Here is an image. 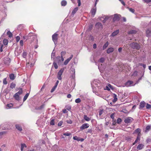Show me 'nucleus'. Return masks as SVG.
<instances>
[{
    "label": "nucleus",
    "mask_w": 151,
    "mask_h": 151,
    "mask_svg": "<svg viewBox=\"0 0 151 151\" xmlns=\"http://www.w3.org/2000/svg\"><path fill=\"white\" fill-rule=\"evenodd\" d=\"M71 134V133H70L69 132H68L66 133H64L63 134V135L64 136H70Z\"/></svg>",
    "instance_id": "nucleus-38"
},
{
    "label": "nucleus",
    "mask_w": 151,
    "mask_h": 151,
    "mask_svg": "<svg viewBox=\"0 0 151 151\" xmlns=\"http://www.w3.org/2000/svg\"><path fill=\"white\" fill-rule=\"evenodd\" d=\"M78 10V8L76 7L72 11V14L73 15H74L77 11Z\"/></svg>",
    "instance_id": "nucleus-28"
},
{
    "label": "nucleus",
    "mask_w": 151,
    "mask_h": 151,
    "mask_svg": "<svg viewBox=\"0 0 151 151\" xmlns=\"http://www.w3.org/2000/svg\"><path fill=\"white\" fill-rule=\"evenodd\" d=\"M120 2H121V3L124 6H125V3L124 2V1H123V0H119Z\"/></svg>",
    "instance_id": "nucleus-49"
},
{
    "label": "nucleus",
    "mask_w": 151,
    "mask_h": 151,
    "mask_svg": "<svg viewBox=\"0 0 151 151\" xmlns=\"http://www.w3.org/2000/svg\"><path fill=\"white\" fill-rule=\"evenodd\" d=\"M120 19V17L119 15L117 14H115L114 15V17L113 19V20L114 21H118Z\"/></svg>",
    "instance_id": "nucleus-9"
},
{
    "label": "nucleus",
    "mask_w": 151,
    "mask_h": 151,
    "mask_svg": "<svg viewBox=\"0 0 151 151\" xmlns=\"http://www.w3.org/2000/svg\"><path fill=\"white\" fill-rule=\"evenodd\" d=\"M146 33L147 36H150L151 35V29H148L146 31Z\"/></svg>",
    "instance_id": "nucleus-14"
},
{
    "label": "nucleus",
    "mask_w": 151,
    "mask_h": 151,
    "mask_svg": "<svg viewBox=\"0 0 151 151\" xmlns=\"http://www.w3.org/2000/svg\"><path fill=\"white\" fill-rule=\"evenodd\" d=\"M114 49L113 48L110 47L107 50V53L108 54H109L111 52H112L114 51Z\"/></svg>",
    "instance_id": "nucleus-11"
},
{
    "label": "nucleus",
    "mask_w": 151,
    "mask_h": 151,
    "mask_svg": "<svg viewBox=\"0 0 151 151\" xmlns=\"http://www.w3.org/2000/svg\"><path fill=\"white\" fill-rule=\"evenodd\" d=\"M20 45L22 46H23V41L22 40H21L20 41Z\"/></svg>",
    "instance_id": "nucleus-53"
},
{
    "label": "nucleus",
    "mask_w": 151,
    "mask_h": 151,
    "mask_svg": "<svg viewBox=\"0 0 151 151\" xmlns=\"http://www.w3.org/2000/svg\"><path fill=\"white\" fill-rule=\"evenodd\" d=\"M150 129V126H147L146 128V129L147 130H148Z\"/></svg>",
    "instance_id": "nucleus-59"
},
{
    "label": "nucleus",
    "mask_w": 151,
    "mask_h": 151,
    "mask_svg": "<svg viewBox=\"0 0 151 151\" xmlns=\"http://www.w3.org/2000/svg\"><path fill=\"white\" fill-rule=\"evenodd\" d=\"M27 55V53L26 52H24L23 53L22 56L24 58H25Z\"/></svg>",
    "instance_id": "nucleus-45"
},
{
    "label": "nucleus",
    "mask_w": 151,
    "mask_h": 151,
    "mask_svg": "<svg viewBox=\"0 0 151 151\" xmlns=\"http://www.w3.org/2000/svg\"><path fill=\"white\" fill-rule=\"evenodd\" d=\"M24 147H27V146H26V144L24 143L22 144L21 145V151H23V149Z\"/></svg>",
    "instance_id": "nucleus-26"
},
{
    "label": "nucleus",
    "mask_w": 151,
    "mask_h": 151,
    "mask_svg": "<svg viewBox=\"0 0 151 151\" xmlns=\"http://www.w3.org/2000/svg\"><path fill=\"white\" fill-rule=\"evenodd\" d=\"M119 32V29L117 30L116 31H114L113 32L111 35V36L114 37Z\"/></svg>",
    "instance_id": "nucleus-15"
},
{
    "label": "nucleus",
    "mask_w": 151,
    "mask_h": 151,
    "mask_svg": "<svg viewBox=\"0 0 151 151\" xmlns=\"http://www.w3.org/2000/svg\"><path fill=\"white\" fill-rule=\"evenodd\" d=\"M63 124V122L61 121H60L58 124V126H61Z\"/></svg>",
    "instance_id": "nucleus-50"
},
{
    "label": "nucleus",
    "mask_w": 151,
    "mask_h": 151,
    "mask_svg": "<svg viewBox=\"0 0 151 151\" xmlns=\"http://www.w3.org/2000/svg\"><path fill=\"white\" fill-rule=\"evenodd\" d=\"M122 121V119L119 118H118L117 119V123L118 124H120L121 123Z\"/></svg>",
    "instance_id": "nucleus-37"
},
{
    "label": "nucleus",
    "mask_w": 151,
    "mask_h": 151,
    "mask_svg": "<svg viewBox=\"0 0 151 151\" xmlns=\"http://www.w3.org/2000/svg\"><path fill=\"white\" fill-rule=\"evenodd\" d=\"M105 59L104 58H101L99 60V62L101 63H103Z\"/></svg>",
    "instance_id": "nucleus-42"
},
{
    "label": "nucleus",
    "mask_w": 151,
    "mask_h": 151,
    "mask_svg": "<svg viewBox=\"0 0 151 151\" xmlns=\"http://www.w3.org/2000/svg\"><path fill=\"white\" fill-rule=\"evenodd\" d=\"M65 54V52L62 51L61 53V56H63Z\"/></svg>",
    "instance_id": "nucleus-56"
},
{
    "label": "nucleus",
    "mask_w": 151,
    "mask_h": 151,
    "mask_svg": "<svg viewBox=\"0 0 151 151\" xmlns=\"http://www.w3.org/2000/svg\"><path fill=\"white\" fill-rule=\"evenodd\" d=\"M58 36V35L56 33H54L52 36V40L55 43L57 42Z\"/></svg>",
    "instance_id": "nucleus-5"
},
{
    "label": "nucleus",
    "mask_w": 151,
    "mask_h": 151,
    "mask_svg": "<svg viewBox=\"0 0 151 151\" xmlns=\"http://www.w3.org/2000/svg\"><path fill=\"white\" fill-rule=\"evenodd\" d=\"M135 133L138 134V136H140V134L141 132V129H140L138 128L136 130H135Z\"/></svg>",
    "instance_id": "nucleus-19"
},
{
    "label": "nucleus",
    "mask_w": 151,
    "mask_h": 151,
    "mask_svg": "<svg viewBox=\"0 0 151 151\" xmlns=\"http://www.w3.org/2000/svg\"><path fill=\"white\" fill-rule=\"evenodd\" d=\"M57 86H54L51 89L50 92L51 93L53 92L55 89L56 88H57Z\"/></svg>",
    "instance_id": "nucleus-39"
},
{
    "label": "nucleus",
    "mask_w": 151,
    "mask_h": 151,
    "mask_svg": "<svg viewBox=\"0 0 151 151\" xmlns=\"http://www.w3.org/2000/svg\"><path fill=\"white\" fill-rule=\"evenodd\" d=\"M63 112L64 113H67V111L66 110V109H63Z\"/></svg>",
    "instance_id": "nucleus-60"
},
{
    "label": "nucleus",
    "mask_w": 151,
    "mask_h": 151,
    "mask_svg": "<svg viewBox=\"0 0 151 151\" xmlns=\"http://www.w3.org/2000/svg\"><path fill=\"white\" fill-rule=\"evenodd\" d=\"M73 139L74 140H76L78 141H80V138H79V137H78L76 136L74 137H73Z\"/></svg>",
    "instance_id": "nucleus-36"
},
{
    "label": "nucleus",
    "mask_w": 151,
    "mask_h": 151,
    "mask_svg": "<svg viewBox=\"0 0 151 151\" xmlns=\"http://www.w3.org/2000/svg\"><path fill=\"white\" fill-rule=\"evenodd\" d=\"M145 103L144 101H142L140 102L139 105V109L143 108L145 105Z\"/></svg>",
    "instance_id": "nucleus-10"
},
{
    "label": "nucleus",
    "mask_w": 151,
    "mask_h": 151,
    "mask_svg": "<svg viewBox=\"0 0 151 151\" xmlns=\"http://www.w3.org/2000/svg\"><path fill=\"white\" fill-rule=\"evenodd\" d=\"M53 65L55 69H57L58 68V66L56 63L54 62Z\"/></svg>",
    "instance_id": "nucleus-43"
},
{
    "label": "nucleus",
    "mask_w": 151,
    "mask_h": 151,
    "mask_svg": "<svg viewBox=\"0 0 151 151\" xmlns=\"http://www.w3.org/2000/svg\"><path fill=\"white\" fill-rule=\"evenodd\" d=\"M3 43L5 45H6L8 44V41L6 39H4L3 40Z\"/></svg>",
    "instance_id": "nucleus-33"
},
{
    "label": "nucleus",
    "mask_w": 151,
    "mask_h": 151,
    "mask_svg": "<svg viewBox=\"0 0 151 151\" xmlns=\"http://www.w3.org/2000/svg\"><path fill=\"white\" fill-rule=\"evenodd\" d=\"M7 34L8 35L9 37L11 38L13 36L12 33L10 31H8L7 32Z\"/></svg>",
    "instance_id": "nucleus-27"
},
{
    "label": "nucleus",
    "mask_w": 151,
    "mask_h": 151,
    "mask_svg": "<svg viewBox=\"0 0 151 151\" xmlns=\"http://www.w3.org/2000/svg\"><path fill=\"white\" fill-rule=\"evenodd\" d=\"M84 119L87 121H89L91 119L88 117L86 115H84Z\"/></svg>",
    "instance_id": "nucleus-25"
},
{
    "label": "nucleus",
    "mask_w": 151,
    "mask_h": 151,
    "mask_svg": "<svg viewBox=\"0 0 151 151\" xmlns=\"http://www.w3.org/2000/svg\"><path fill=\"white\" fill-rule=\"evenodd\" d=\"M6 106H7L9 108H10L13 106V104L12 103H10V104H7Z\"/></svg>",
    "instance_id": "nucleus-34"
},
{
    "label": "nucleus",
    "mask_w": 151,
    "mask_h": 151,
    "mask_svg": "<svg viewBox=\"0 0 151 151\" xmlns=\"http://www.w3.org/2000/svg\"><path fill=\"white\" fill-rule=\"evenodd\" d=\"M81 101V100L80 98H78L76 99L75 101V102L77 103H80Z\"/></svg>",
    "instance_id": "nucleus-41"
},
{
    "label": "nucleus",
    "mask_w": 151,
    "mask_h": 151,
    "mask_svg": "<svg viewBox=\"0 0 151 151\" xmlns=\"http://www.w3.org/2000/svg\"><path fill=\"white\" fill-rule=\"evenodd\" d=\"M16 41L17 42H18L19 41L20 39V37L19 36H17L16 37Z\"/></svg>",
    "instance_id": "nucleus-47"
},
{
    "label": "nucleus",
    "mask_w": 151,
    "mask_h": 151,
    "mask_svg": "<svg viewBox=\"0 0 151 151\" xmlns=\"http://www.w3.org/2000/svg\"><path fill=\"white\" fill-rule=\"evenodd\" d=\"M50 124L51 125H55L54 119H52L50 122Z\"/></svg>",
    "instance_id": "nucleus-40"
},
{
    "label": "nucleus",
    "mask_w": 151,
    "mask_h": 151,
    "mask_svg": "<svg viewBox=\"0 0 151 151\" xmlns=\"http://www.w3.org/2000/svg\"><path fill=\"white\" fill-rule=\"evenodd\" d=\"M15 127L19 131H22V128L20 125L16 124L15 125Z\"/></svg>",
    "instance_id": "nucleus-12"
},
{
    "label": "nucleus",
    "mask_w": 151,
    "mask_h": 151,
    "mask_svg": "<svg viewBox=\"0 0 151 151\" xmlns=\"http://www.w3.org/2000/svg\"><path fill=\"white\" fill-rule=\"evenodd\" d=\"M16 86V84L15 83L12 82V83L10 85V87L11 88L13 89V88H15Z\"/></svg>",
    "instance_id": "nucleus-30"
},
{
    "label": "nucleus",
    "mask_w": 151,
    "mask_h": 151,
    "mask_svg": "<svg viewBox=\"0 0 151 151\" xmlns=\"http://www.w3.org/2000/svg\"><path fill=\"white\" fill-rule=\"evenodd\" d=\"M71 95L70 94H68L67 96V97L68 98H70L71 97Z\"/></svg>",
    "instance_id": "nucleus-62"
},
{
    "label": "nucleus",
    "mask_w": 151,
    "mask_h": 151,
    "mask_svg": "<svg viewBox=\"0 0 151 151\" xmlns=\"http://www.w3.org/2000/svg\"><path fill=\"white\" fill-rule=\"evenodd\" d=\"M35 60L33 59H31L30 62H28L26 65V67H28L29 68V67L30 68L33 67L35 64Z\"/></svg>",
    "instance_id": "nucleus-3"
},
{
    "label": "nucleus",
    "mask_w": 151,
    "mask_h": 151,
    "mask_svg": "<svg viewBox=\"0 0 151 151\" xmlns=\"http://www.w3.org/2000/svg\"><path fill=\"white\" fill-rule=\"evenodd\" d=\"M137 32V31L134 30H132L129 31L128 33L129 34H136Z\"/></svg>",
    "instance_id": "nucleus-21"
},
{
    "label": "nucleus",
    "mask_w": 151,
    "mask_h": 151,
    "mask_svg": "<svg viewBox=\"0 0 151 151\" xmlns=\"http://www.w3.org/2000/svg\"><path fill=\"white\" fill-rule=\"evenodd\" d=\"M133 83V82L132 81H129L126 83V85L127 86H131Z\"/></svg>",
    "instance_id": "nucleus-17"
},
{
    "label": "nucleus",
    "mask_w": 151,
    "mask_h": 151,
    "mask_svg": "<svg viewBox=\"0 0 151 151\" xmlns=\"http://www.w3.org/2000/svg\"><path fill=\"white\" fill-rule=\"evenodd\" d=\"M117 98L116 97V96L115 94L114 96V99L112 100L113 103L115 102L117 100Z\"/></svg>",
    "instance_id": "nucleus-32"
},
{
    "label": "nucleus",
    "mask_w": 151,
    "mask_h": 151,
    "mask_svg": "<svg viewBox=\"0 0 151 151\" xmlns=\"http://www.w3.org/2000/svg\"><path fill=\"white\" fill-rule=\"evenodd\" d=\"M19 91L15 93L13 96V97L17 101H19L20 100L19 96L22 94L23 91L22 88H19Z\"/></svg>",
    "instance_id": "nucleus-1"
},
{
    "label": "nucleus",
    "mask_w": 151,
    "mask_h": 151,
    "mask_svg": "<svg viewBox=\"0 0 151 151\" xmlns=\"http://www.w3.org/2000/svg\"><path fill=\"white\" fill-rule=\"evenodd\" d=\"M9 77L10 79L11 80H14L15 78V76L13 73H11L9 75Z\"/></svg>",
    "instance_id": "nucleus-18"
},
{
    "label": "nucleus",
    "mask_w": 151,
    "mask_h": 151,
    "mask_svg": "<svg viewBox=\"0 0 151 151\" xmlns=\"http://www.w3.org/2000/svg\"><path fill=\"white\" fill-rule=\"evenodd\" d=\"M73 56V55H71L70 57L68 58L67 60H65V62H64V64L65 65H67L69 62L70 61V60L72 59Z\"/></svg>",
    "instance_id": "nucleus-8"
},
{
    "label": "nucleus",
    "mask_w": 151,
    "mask_h": 151,
    "mask_svg": "<svg viewBox=\"0 0 151 151\" xmlns=\"http://www.w3.org/2000/svg\"><path fill=\"white\" fill-rule=\"evenodd\" d=\"M93 27V25H91L89 26V29L90 30H91Z\"/></svg>",
    "instance_id": "nucleus-61"
},
{
    "label": "nucleus",
    "mask_w": 151,
    "mask_h": 151,
    "mask_svg": "<svg viewBox=\"0 0 151 151\" xmlns=\"http://www.w3.org/2000/svg\"><path fill=\"white\" fill-rule=\"evenodd\" d=\"M93 48L95 49L96 48V44H94L93 45Z\"/></svg>",
    "instance_id": "nucleus-64"
},
{
    "label": "nucleus",
    "mask_w": 151,
    "mask_h": 151,
    "mask_svg": "<svg viewBox=\"0 0 151 151\" xmlns=\"http://www.w3.org/2000/svg\"><path fill=\"white\" fill-rule=\"evenodd\" d=\"M67 4V2L65 0H63L61 2V4L62 6H65Z\"/></svg>",
    "instance_id": "nucleus-29"
},
{
    "label": "nucleus",
    "mask_w": 151,
    "mask_h": 151,
    "mask_svg": "<svg viewBox=\"0 0 151 151\" xmlns=\"http://www.w3.org/2000/svg\"><path fill=\"white\" fill-rule=\"evenodd\" d=\"M45 105L44 104H42L40 106V107H36L35 108V109L37 110H41L42 109L44 108V107Z\"/></svg>",
    "instance_id": "nucleus-20"
},
{
    "label": "nucleus",
    "mask_w": 151,
    "mask_h": 151,
    "mask_svg": "<svg viewBox=\"0 0 151 151\" xmlns=\"http://www.w3.org/2000/svg\"><path fill=\"white\" fill-rule=\"evenodd\" d=\"M140 136H138L137 137V138H136V139L135 140V141L133 143V145H134L136 143H137L138 141L139 140H140Z\"/></svg>",
    "instance_id": "nucleus-22"
},
{
    "label": "nucleus",
    "mask_w": 151,
    "mask_h": 151,
    "mask_svg": "<svg viewBox=\"0 0 151 151\" xmlns=\"http://www.w3.org/2000/svg\"><path fill=\"white\" fill-rule=\"evenodd\" d=\"M77 2L78 3V6H80L81 5V2L80 0H77Z\"/></svg>",
    "instance_id": "nucleus-55"
},
{
    "label": "nucleus",
    "mask_w": 151,
    "mask_h": 151,
    "mask_svg": "<svg viewBox=\"0 0 151 151\" xmlns=\"http://www.w3.org/2000/svg\"><path fill=\"white\" fill-rule=\"evenodd\" d=\"M63 71L64 69L62 68L58 72V74L57 78L59 80H61L62 79V77L61 76L62 75Z\"/></svg>",
    "instance_id": "nucleus-4"
},
{
    "label": "nucleus",
    "mask_w": 151,
    "mask_h": 151,
    "mask_svg": "<svg viewBox=\"0 0 151 151\" xmlns=\"http://www.w3.org/2000/svg\"><path fill=\"white\" fill-rule=\"evenodd\" d=\"M146 107L147 109L151 108V105L147 104Z\"/></svg>",
    "instance_id": "nucleus-44"
},
{
    "label": "nucleus",
    "mask_w": 151,
    "mask_h": 151,
    "mask_svg": "<svg viewBox=\"0 0 151 151\" xmlns=\"http://www.w3.org/2000/svg\"><path fill=\"white\" fill-rule=\"evenodd\" d=\"M96 26L98 28H102V25L100 23L98 22L96 24Z\"/></svg>",
    "instance_id": "nucleus-24"
},
{
    "label": "nucleus",
    "mask_w": 151,
    "mask_h": 151,
    "mask_svg": "<svg viewBox=\"0 0 151 151\" xmlns=\"http://www.w3.org/2000/svg\"><path fill=\"white\" fill-rule=\"evenodd\" d=\"M131 46L133 49L139 50L140 47V46L137 43L133 42L130 44Z\"/></svg>",
    "instance_id": "nucleus-2"
},
{
    "label": "nucleus",
    "mask_w": 151,
    "mask_h": 151,
    "mask_svg": "<svg viewBox=\"0 0 151 151\" xmlns=\"http://www.w3.org/2000/svg\"><path fill=\"white\" fill-rule=\"evenodd\" d=\"M3 45H1V47H0V51L1 52H2L3 51Z\"/></svg>",
    "instance_id": "nucleus-58"
},
{
    "label": "nucleus",
    "mask_w": 151,
    "mask_h": 151,
    "mask_svg": "<svg viewBox=\"0 0 151 151\" xmlns=\"http://www.w3.org/2000/svg\"><path fill=\"white\" fill-rule=\"evenodd\" d=\"M109 42L108 41L106 42V43L104 44L103 47V50H105L108 46Z\"/></svg>",
    "instance_id": "nucleus-23"
},
{
    "label": "nucleus",
    "mask_w": 151,
    "mask_h": 151,
    "mask_svg": "<svg viewBox=\"0 0 151 151\" xmlns=\"http://www.w3.org/2000/svg\"><path fill=\"white\" fill-rule=\"evenodd\" d=\"M7 133L6 132L3 131L0 132L1 134V136L4 134H5Z\"/></svg>",
    "instance_id": "nucleus-52"
},
{
    "label": "nucleus",
    "mask_w": 151,
    "mask_h": 151,
    "mask_svg": "<svg viewBox=\"0 0 151 151\" xmlns=\"http://www.w3.org/2000/svg\"><path fill=\"white\" fill-rule=\"evenodd\" d=\"M133 119L129 117L126 118L124 120V122L126 123H130L132 121Z\"/></svg>",
    "instance_id": "nucleus-6"
},
{
    "label": "nucleus",
    "mask_w": 151,
    "mask_h": 151,
    "mask_svg": "<svg viewBox=\"0 0 151 151\" xmlns=\"http://www.w3.org/2000/svg\"><path fill=\"white\" fill-rule=\"evenodd\" d=\"M114 113L111 114L110 115V117L113 119V120H114Z\"/></svg>",
    "instance_id": "nucleus-48"
},
{
    "label": "nucleus",
    "mask_w": 151,
    "mask_h": 151,
    "mask_svg": "<svg viewBox=\"0 0 151 151\" xmlns=\"http://www.w3.org/2000/svg\"><path fill=\"white\" fill-rule=\"evenodd\" d=\"M89 127V125L87 123H85L83 124L80 127L81 130L84 129L88 128Z\"/></svg>",
    "instance_id": "nucleus-7"
},
{
    "label": "nucleus",
    "mask_w": 151,
    "mask_h": 151,
    "mask_svg": "<svg viewBox=\"0 0 151 151\" xmlns=\"http://www.w3.org/2000/svg\"><path fill=\"white\" fill-rule=\"evenodd\" d=\"M116 120H113L112 125L113 126L115 125L116 124Z\"/></svg>",
    "instance_id": "nucleus-46"
},
{
    "label": "nucleus",
    "mask_w": 151,
    "mask_h": 151,
    "mask_svg": "<svg viewBox=\"0 0 151 151\" xmlns=\"http://www.w3.org/2000/svg\"><path fill=\"white\" fill-rule=\"evenodd\" d=\"M96 12V8H93L91 10V14L92 15L94 16Z\"/></svg>",
    "instance_id": "nucleus-16"
},
{
    "label": "nucleus",
    "mask_w": 151,
    "mask_h": 151,
    "mask_svg": "<svg viewBox=\"0 0 151 151\" xmlns=\"http://www.w3.org/2000/svg\"><path fill=\"white\" fill-rule=\"evenodd\" d=\"M129 10L132 13H134L135 11L132 8H129Z\"/></svg>",
    "instance_id": "nucleus-51"
},
{
    "label": "nucleus",
    "mask_w": 151,
    "mask_h": 151,
    "mask_svg": "<svg viewBox=\"0 0 151 151\" xmlns=\"http://www.w3.org/2000/svg\"><path fill=\"white\" fill-rule=\"evenodd\" d=\"M144 147V145L142 144H139L137 147V149L139 150H141Z\"/></svg>",
    "instance_id": "nucleus-13"
},
{
    "label": "nucleus",
    "mask_w": 151,
    "mask_h": 151,
    "mask_svg": "<svg viewBox=\"0 0 151 151\" xmlns=\"http://www.w3.org/2000/svg\"><path fill=\"white\" fill-rule=\"evenodd\" d=\"M146 3H149L151 1V0H143Z\"/></svg>",
    "instance_id": "nucleus-57"
},
{
    "label": "nucleus",
    "mask_w": 151,
    "mask_h": 151,
    "mask_svg": "<svg viewBox=\"0 0 151 151\" xmlns=\"http://www.w3.org/2000/svg\"><path fill=\"white\" fill-rule=\"evenodd\" d=\"M29 95V93H27L25 95V96H24V97L23 100L24 101H25L26 100L27 98Z\"/></svg>",
    "instance_id": "nucleus-31"
},
{
    "label": "nucleus",
    "mask_w": 151,
    "mask_h": 151,
    "mask_svg": "<svg viewBox=\"0 0 151 151\" xmlns=\"http://www.w3.org/2000/svg\"><path fill=\"white\" fill-rule=\"evenodd\" d=\"M122 47H119L118 49V51L119 52H120L122 50Z\"/></svg>",
    "instance_id": "nucleus-63"
},
{
    "label": "nucleus",
    "mask_w": 151,
    "mask_h": 151,
    "mask_svg": "<svg viewBox=\"0 0 151 151\" xmlns=\"http://www.w3.org/2000/svg\"><path fill=\"white\" fill-rule=\"evenodd\" d=\"M3 82L4 84L6 85L7 84V82L6 81V78H4L3 81Z\"/></svg>",
    "instance_id": "nucleus-35"
},
{
    "label": "nucleus",
    "mask_w": 151,
    "mask_h": 151,
    "mask_svg": "<svg viewBox=\"0 0 151 151\" xmlns=\"http://www.w3.org/2000/svg\"><path fill=\"white\" fill-rule=\"evenodd\" d=\"M103 112V110H101L99 111V116H101V114H102Z\"/></svg>",
    "instance_id": "nucleus-54"
}]
</instances>
